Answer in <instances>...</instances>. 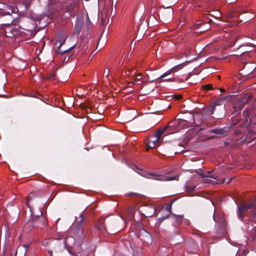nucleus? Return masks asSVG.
Wrapping results in <instances>:
<instances>
[{
    "label": "nucleus",
    "instance_id": "nucleus-1",
    "mask_svg": "<svg viewBox=\"0 0 256 256\" xmlns=\"http://www.w3.org/2000/svg\"><path fill=\"white\" fill-rule=\"evenodd\" d=\"M0 14L2 16L8 15V21L10 22H13L14 18L11 15V14L16 13L18 8L15 6L7 4H6L0 2Z\"/></svg>",
    "mask_w": 256,
    "mask_h": 256
},
{
    "label": "nucleus",
    "instance_id": "nucleus-2",
    "mask_svg": "<svg viewBox=\"0 0 256 256\" xmlns=\"http://www.w3.org/2000/svg\"><path fill=\"white\" fill-rule=\"evenodd\" d=\"M210 172H208V174L205 175L202 174H199L204 179V180L206 182L211 184H222L224 182V180H220L218 178L217 176H210L209 174H210Z\"/></svg>",
    "mask_w": 256,
    "mask_h": 256
},
{
    "label": "nucleus",
    "instance_id": "nucleus-3",
    "mask_svg": "<svg viewBox=\"0 0 256 256\" xmlns=\"http://www.w3.org/2000/svg\"><path fill=\"white\" fill-rule=\"evenodd\" d=\"M173 16V10L170 7H168L166 9L164 10L162 12L160 18L164 22L167 23L169 22L172 20Z\"/></svg>",
    "mask_w": 256,
    "mask_h": 256
},
{
    "label": "nucleus",
    "instance_id": "nucleus-4",
    "mask_svg": "<svg viewBox=\"0 0 256 256\" xmlns=\"http://www.w3.org/2000/svg\"><path fill=\"white\" fill-rule=\"evenodd\" d=\"M66 38L65 36H62V33H58L56 36V43L59 42V46L58 47V52L59 54H63L67 52H69L72 49H73L76 46V44H74L72 46H71L70 48L66 50H60V48L63 45L66 41Z\"/></svg>",
    "mask_w": 256,
    "mask_h": 256
},
{
    "label": "nucleus",
    "instance_id": "nucleus-5",
    "mask_svg": "<svg viewBox=\"0 0 256 256\" xmlns=\"http://www.w3.org/2000/svg\"><path fill=\"white\" fill-rule=\"evenodd\" d=\"M250 208L254 209V214L256 216V204L252 202L250 204H244L238 206L239 214L241 218H242V213Z\"/></svg>",
    "mask_w": 256,
    "mask_h": 256
},
{
    "label": "nucleus",
    "instance_id": "nucleus-6",
    "mask_svg": "<svg viewBox=\"0 0 256 256\" xmlns=\"http://www.w3.org/2000/svg\"><path fill=\"white\" fill-rule=\"evenodd\" d=\"M134 168L136 170H138L136 171V172L142 176L146 178H147L149 179H152V180H163L161 178L160 176H157V174H150L142 170H140V168H138L137 166H135Z\"/></svg>",
    "mask_w": 256,
    "mask_h": 256
},
{
    "label": "nucleus",
    "instance_id": "nucleus-7",
    "mask_svg": "<svg viewBox=\"0 0 256 256\" xmlns=\"http://www.w3.org/2000/svg\"><path fill=\"white\" fill-rule=\"evenodd\" d=\"M256 66L254 64H246L243 68L241 70L240 74L244 76H246L252 72L255 69Z\"/></svg>",
    "mask_w": 256,
    "mask_h": 256
},
{
    "label": "nucleus",
    "instance_id": "nucleus-8",
    "mask_svg": "<svg viewBox=\"0 0 256 256\" xmlns=\"http://www.w3.org/2000/svg\"><path fill=\"white\" fill-rule=\"evenodd\" d=\"M239 16H240V20L241 22H246L252 19L254 16L253 13L244 12L240 14Z\"/></svg>",
    "mask_w": 256,
    "mask_h": 256
},
{
    "label": "nucleus",
    "instance_id": "nucleus-9",
    "mask_svg": "<svg viewBox=\"0 0 256 256\" xmlns=\"http://www.w3.org/2000/svg\"><path fill=\"white\" fill-rule=\"evenodd\" d=\"M134 82H130V84H134L136 83H142L144 84H147L148 82V80H142V76L140 73L138 74L134 77Z\"/></svg>",
    "mask_w": 256,
    "mask_h": 256
},
{
    "label": "nucleus",
    "instance_id": "nucleus-10",
    "mask_svg": "<svg viewBox=\"0 0 256 256\" xmlns=\"http://www.w3.org/2000/svg\"><path fill=\"white\" fill-rule=\"evenodd\" d=\"M12 26L13 24H10L8 22L2 24V28L4 32H6L7 30H10V32H14L18 30L16 29L13 28Z\"/></svg>",
    "mask_w": 256,
    "mask_h": 256
},
{
    "label": "nucleus",
    "instance_id": "nucleus-11",
    "mask_svg": "<svg viewBox=\"0 0 256 256\" xmlns=\"http://www.w3.org/2000/svg\"><path fill=\"white\" fill-rule=\"evenodd\" d=\"M83 25V20L81 18H77L74 25L75 32H80Z\"/></svg>",
    "mask_w": 256,
    "mask_h": 256
},
{
    "label": "nucleus",
    "instance_id": "nucleus-12",
    "mask_svg": "<svg viewBox=\"0 0 256 256\" xmlns=\"http://www.w3.org/2000/svg\"><path fill=\"white\" fill-rule=\"evenodd\" d=\"M159 140V139L156 138H154V136L152 138V139L149 140L148 144V146L149 148H154L158 144Z\"/></svg>",
    "mask_w": 256,
    "mask_h": 256
},
{
    "label": "nucleus",
    "instance_id": "nucleus-13",
    "mask_svg": "<svg viewBox=\"0 0 256 256\" xmlns=\"http://www.w3.org/2000/svg\"><path fill=\"white\" fill-rule=\"evenodd\" d=\"M168 127L161 128H159L154 134V137L160 140L164 132L166 130Z\"/></svg>",
    "mask_w": 256,
    "mask_h": 256
},
{
    "label": "nucleus",
    "instance_id": "nucleus-14",
    "mask_svg": "<svg viewBox=\"0 0 256 256\" xmlns=\"http://www.w3.org/2000/svg\"><path fill=\"white\" fill-rule=\"evenodd\" d=\"M84 217L82 214H80L78 218H76V221L78 227L80 226L84 221Z\"/></svg>",
    "mask_w": 256,
    "mask_h": 256
},
{
    "label": "nucleus",
    "instance_id": "nucleus-15",
    "mask_svg": "<svg viewBox=\"0 0 256 256\" xmlns=\"http://www.w3.org/2000/svg\"><path fill=\"white\" fill-rule=\"evenodd\" d=\"M157 176H160L162 178L163 180H160V181H164V180H168V181H170V180H174L176 179L177 178V176H173V177H165L163 176H162V175H157Z\"/></svg>",
    "mask_w": 256,
    "mask_h": 256
},
{
    "label": "nucleus",
    "instance_id": "nucleus-16",
    "mask_svg": "<svg viewBox=\"0 0 256 256\" xmlns=\"http://www.w3.org/2000/svg\"><path fill=\"white\" fill-rule=\"evenodd\" d=\"M74 6H75L74 4L72 3L70 4V5L68 8L67 11L66 12V16H64V18H68L71 15L70 12L72 10V9L73 8Z\"/></svg>",
    "mask_w": 256,
    "mask_h": 256
},
{
    "label": "nucleus",
    "instance_id": "nucleus-17",
    "mask_svg": "<svg viewBox=\"0 0 256 256\" xmlns=\"http://www.w3.org/2000/svg\"><path fill=\"white\" fill-rule=\"evenodd\" d=\"M185 66L184 63L179 64L177 66H174L171 68L172 72L178 71L179 70L182 69Z\"/></svg>",
    "mask_w": 256,
    "mask_h": 256
},
{
    "label": "nucleus",
    "instance_id": "nucleus-18",
    "mask_svg": "<svg viewBox=\"0 0 256 256\" xmlns=\"http://www.w3.org/2000/svg\"><path fill=\"white\" fill-rule=\"evenodd\" d=\"M146 23H142L138 28V31H140L141 32H146Z\"/></svg>",
    "mask_w": 256,
    "mask_h": 256
},
{
    "label": "nucleus",
    "instance_id": "nucleus-19",
    "mask_svg": "<svg viewBox=\"0 0 256 256\" xmlns=\"http://www.w3.org/2000/svg\"><path fill=\"white\" fill-rule=\"evenodd\" d=\"M227 16L228 18H236L238 16V14H237L236 12L232 11L228 14Z\"/></svg>",
    "mask_w": 256,
    "mask_h": 256
},
{
    "label": "nucleus",
    "instance_id": "nucleus-20",
    "mask_svg": "<svg viewBox=\"0 0 256 256\" xmlns=\"http://www.w3.org/2000/svg\"><path fill=\"white\" fill-rule=\"evenodd\" d=\"M175 220L179 223L182 222V220L184 218L183 215H176L173 214Z\"/></svg>",
    "mask_w": 256,
    "mask_h": 256
},
{
    "label": "nucleus",
    "instance_id": "nucleus-21",
    "mask_svg": "<svg viewBox=\"0 0 256 256\" xmlns=\"http://www.w3.org/2000/svg\"><path fill=\"white\" fill-rule=\"evenodd\" d=\"M172 72V70H171V69H170L166 71L164 74H163L162 76H160L159 78H158V79L164 78L166 77V76L170 74Z\"/></svg>",
    "mask_w": 256,
    "mask_h": 256
},
{
    "label": "nucleus",
    "instance_id": "nucleus-22",
    "mask_svg": "<svg viewBox=\"0 0 256 256\" xmlns=\"http://www.w3.org/2000/svg\"><path fill=\"white\" fill-rule=\"evenodd\" d=\"M213 14H212L211 15L214 17L215 18L218 19L220 18L221 14L220 12L218 11H214Z\"/></svg>",
    "mask_w": 256,
    "mask_h": 256
},
{
    "label": "nucleus",
    "instance_id": "nucleus-23",
    "mask_svg": "<svg viewBox=\"0 0 256 256\" xmlns=\"http://www.w3.org/2000/svg\"><path fill=\"white\" fill-rule=\"evenodd\" d=\"M212 132L216 134H223L224 130L223 129H214L212 130Z\"/></svg>",
    "mask_w": 256,
    "mask_h": 256
},
{
    "label": "nucleus",
    "instance_id": "nucleus-24",
    "mask_svg": "<svg viewBox=\"0 0 256 256\" xmlns=\"http://www.w3.org/2000/svg\"><path fill=\"white\" fill-rule=\"evenodd\" d=\"M140 236H142V234H146V237H147L148 238H151L150 234L148 232H146L144 230H140Z\"/></svg>",
    "mask_w": 256,
    "mask_h": 256
},
{
    "label": "nucleus",
    "instance_id": "nucleus-25",
    "mask_svg": "<svg viewBox=\"0 0 256 256\" xmlns=\"http://www.w3.org/2000/svg\"><path fill=\"white\" fill-rule=\"evenodd\" d=\"M203 88L206 90H212V84H206L203 86Z\"/></svg>",
    "mask_w": 256,
    "mask_h": 256
},
{
    "label": "nucleus",
    "instance_id": "nucleus-26",
    "mask_svg": "<svg viewBox=\"0 0 256 256\" xmlns=\"http://www.w3.org/2000/svg\"><path fill=\"white\" fill-rule=\"evenodd\" d=\"M143 36H144V35L142 34V33H141L140 34L139 36L138 34H137L136 36L135 37L134 39L136 40V41H138L142 38Z\"/></svg>",
    "mask_w": 256,
    "mask_h": 256
},
{
    "label": "nucleus",
    "instance_id": "nucleus-27",
    "mask_svg": "<svg viewBox=\"0 0 256 256\" xmlns=\"http://www.w3.org/2000/svg\"><path fill=\"white\" fill-rule=\"evenodd\" d=\"M195 187L194 186H188L186 189L188 192H192L194 190Z\"/></svg>",
    "mask_w": 256,
    "mask_h": 256
},
{
    "label": "nucleus",
    "instance_id": "nucleus-28",
    "mask_svg": "<svg viewBox=\"0 0 256 256\" xmlns=\"http://www.w3.org/2000/svg\"><path fill=\"white\" fill-rule=\"evenodd\" d=\"M24 247L25 248V252H24V254H25L26 252V251L28 250V248L30 247V246L28 244H26L24 245Z\"/></svg>",
    "mask_w": 256,
    "mask_h": 256
},
{
    "label": "nucleus",
    "instance_id": "nucleus-29",
    "mask_svg": "<svg viewBox=\"0 0 256 256\" xmlns=\"http://www.w3.org/2000/svg\"><path fill=\"white\" fill-rule=\"evenodd\" d=\"M248 98H244L242 100V104H246L248 102Z\"/></svg>",
    "mask_w": 256,
    "mask_h": 256
},
{
    "label": "nucleus",
    "instance_id": "nucleus-30",
    "mask_svg": "<svg viewBox=\"0 0 256 256\" xmlns=\"http://www.w3.org/2000/svg\"><path fill=\"white\" fill-rule=\"evenodd\" d=\"M96 226L97 228L100 230H102L103 229V226L102 224H97Z\"/></svg>",
    "mask_w": 256,
    "mask_h": 256
},
{
    "label": "nucleus",
    "instance_id": "nucleus-31",
    "mask_svg": "<svg viewBox=\"0 0 256 256\" xmlns=\"http://www.w3.org/2000/svg\"><path fill=\"white\" fill-rule=\"evenodd\" d=\"M56 0H49V4L52 5L56 3Z\"/></svg>",
    "mask_w": 256,
    "mask_h": 256
},
{
    "label": "nucleus",
    "instance_id": "nucleus-32",
    "mask_svg": "<svg viewBox=\"0 0 256 256\" xmlns=\"http://www.w3.org/2000/svg\"><path fill=\"white\" fill-rule=\"evenodd\" d=\"M166 209H167V210H168V212H170V211H171V210H172V206H171V204H170L169 206L167 207Z\"/></svg>",
    "mask_w": 256,
    "mask_h": 256
},
{
    "label": "nucleus",
    "instance_id": "nucleus-33",
    "mask_svg": "<svg viewBox=\"0 0 256 256\" xmlns=\"http://www.w3.org/2000/svg\"><path fill=\"white\" fill-rule=\"evenodd\" d=\"M68 239L66 240H65V241H64V244H65V246H66L68 245Z\"/></svg>",
    "mask_w": 256,
    "mask_h": 256
},
{
    "label": "nucleus",
    "instance_id": "nucleus-34",
    "mask_svg": "<svg viewBox=\"0 0 256 256\" xmlns=\"http://www.w3.org/2000/svg\"><path fill=\"white\" fill-rule=\"evenodd\" d=\"M33 222H34V226H38L36 224V220H35L33 219L32 221V223Z\"/></svg>",
    "mask_w": 256,
    "mask_h": 256
},
{
    "label": "nucleus",
    "instance_id": "nucleus-35",
    "mask_svg": "<svg viewBox=\"0 0 256 256\" xmlns=\"http://www.w3.org/2000/svg\"><path fill=\"white\" fill-rule=\"evenodd\" d=\"M48 252L50 254V256H52V250H48Z\"/></svg>",
    "mask_w": 256,
    "mask_h": 256
},
{
    "label": "nucleus",
    "instance_id": "nucleus-36",
    "mask_svg": "<svg viewBox=\"0 0 256 256\" xmlns=\"http://www.w3.org/2000/svg\"><path fill=\"white\" fill-rule=\"evenodd\" d=\"M168 216H166V217H164V218H160V220H161V222H162V220H164V219H166V218H168Z\"/></svg>",
    "mask_w": 256,
    "mask_h": 256
},
{
    "label": "nucleus",
    "instance_id": "nucleus-37",
    "mask_svg": "<svg viewBox=\"0 0 256 256\" xmlns=\"http://www.w3.org/2000/svg\"><path fill=\"white\" fill-rule=\"evenodd\" d=\"M130 70H128V71H126V72H125V74H126V75L128 76V75L130 74Z\"/></svg>",
    "mask_w": 256,
    "mask_h": 256
},
{
    "label": "nucleus",
    "instance_id": "nucleus-38",
    "mask_svg": "<svg viewBox=\"0 0 256 256\" xmlns=\"http://www.w3.org/2000/svg\"><path fill=\"white\" fill-rule=\"evenodd\" d=\"M176 98L178 100H180L182 98V96H176Z\"/></svg>",
    "mask_w": 256,
    "mask_h": 256
},
{
    "label": "nucleus",
    "instance_id": "nucleus-39",
    "mask_svg": "<svg viewBox=\"0 0 256 256\" xmlns=\"http://www.w3.org/2000/svg\"><path fill=\"white\" fill-rule=\"evenodd\" d=\"M220 90L221 92H224V88H220Z\"/></svg>",
    "mask_w": 256,
    "mask_h": 256
},
{
    "label": "nucleus",
    "instance_id": "nucleus-40",
    "mask_svg": "<svg viewBox=\"0 0 256 256\" xmlns=\"http://www.w3.org/2000/svg\"><path fill=\"white\" fill-rule=\"evenodd\" d=\"M100 42H102V37L100 38V40H99V42H98V43H100Z\"/></svg>",
    "mask_w": 256,
    "mask_h": 256
},
{
    "label": "nucleus",
    "instance_id": "nucleus-41",
    "mask_svg": "<svg viewBox=\"0 0 256 256\" xmlns=\"http://www.w3.org/2000/svg\"><path fill=\"white\" fill-rule=\"evenodd\" d=\"M232 180V178L230 179V180L228 182V184L230 183Z\"/></svg>",
    "mask_w": 256,
    "mask_h": 256
},
{
    "label": "nucleus",
    "instance_id": "nucleus-42",
    "mask_svg": "<svg viewBox=\"0 0 256 256\" xmlns=\"http://www.w3.org/2000/svg\"><path fill=\"white\" fill-rule=\"evenodd\" d=\"M40 218L39 216H36V219H37V218Z\"/></svg>",
    "mask_w": 256,
    "mask_h": 256
},
{
    "label": "nucleus",
    "instance_id": "nucleus-43",
    "mask_svg": "<svg viewBox=\"0 0 256 256\" xmlns=\"http://www.w3.org/2000/svg\"><path fill=\"white\" fill-rule=\"evenodd\" d=\"M40 216L42 215V212H40Z\"/></svg>",
    "mask_w": 256,
    "mask_h": 256
},
{
    "label": "nucleus",
    "instance_id": "nucleus-44",
    "mask_svg": "<svg viewBox=\"0 0 256 256\" xmlns=\"http://www.w3.org/2000/svg\"><path fill=\"white\" fill-rule=\"evenodd\" d=\"M48 78V79H52V78L50 77V78Z\"/></svg>",
    "mask_w": 256,
    "mask_h": 256
},
{
    "label": "nucleus",
    "instance_id": "nucleus-45",
    "mask_svg": "<svg viewBox=\"0 0 256 256\" xmlns=\"http://www.w3.org/2000/svg\"><path fill=\"white\" fill-rule=\"evenodd\" d=\"M200 32H205V31H201Z\"/></svg>",
    "mask_w": 256,
    "mask_h": 256
},
{
    "label": "nucleus",
    "instance_id": "nucleus-46",
    "mask_svg": "<svg viewBox=\"0 0 256 256\" xmlns=\"http://www.w3.org/2000/svg\"><path fill=\"white\" fill-rule=\"evenodd\" d=\"M178 0H175V1L177 2Z\"/></svg>",
    "mask_w": 256,
    "mask_h": 256
},
{
    "label": "nucleus",
    "instance_id": "nucleus-47",
    "mask_svg": "<svg viewBox=\"0 0 256 256\" xmlns=\"http://www.w3.org/2000/svg\"><path fill=\"white\" fill-rule=\"evenodd\" d=\"M99 1V0H98V2Z\"/></svg>",
    "mask_w": 256,
    "mask_h": 256
}]
</instances>
